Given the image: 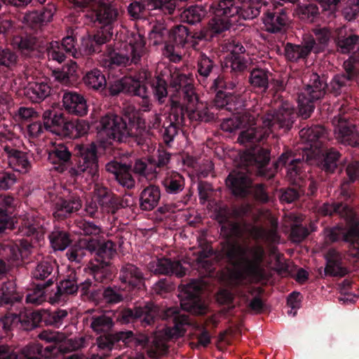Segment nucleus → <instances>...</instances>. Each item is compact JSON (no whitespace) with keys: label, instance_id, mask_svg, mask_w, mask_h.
Here are the masks:
<instances>
[{"label":"nucleus","instance_id":"f257e3e1","mask_svg":"<svg viewBox=\"0 0 359 359\" xmlns=\"http://www.w3.org/2000/svg\"><path fill=\"white\" fill-rule=\"evenodd\" d=\"M238 111L231 118L225 119L221 128L226 132H233L242 128L238 138L239 143L255 144L265 139L277 128L289 130L294 122L295 114L294 107L287 101L283 102L277 111H269L260 119H257L258 114L253 111Z\"/></svg>","mask_w":359,"mask_h":359},{"label":"nucleus","instance_id":"f03ea898","mask_svg":"<svg viewBox=\"0 0 359 359\" xmlns=\"http://www.w3.org/2000/svg\"><path fill=\"white\" fill-rule=\"evenodd\" d=\"M302 141L306 145L301 147L302 149V159L294 157L291 152L283 154L277 161L276 165L286 166L287 176L293 183L297 184L298 176L302 165V161L306 156V161L311 163H318L323 158V168L327 172H332L337 167V161L339 154L337 151L330 149L324 156L323 144L326 139V131L322 126H316L312 128H303L299 131Z\"/></svg>","mask_w":359,"mask_h":359},{"label":"nucleus","instance_id":"7ed1b4c3","mask_svg":"<svg viewBox=\"0 0 359 359\" xmlns=\"http://www.w3.org/2000/svg\"><path fill=\"white\" fill-rule=\"evenodd\" d=\"M222 250L228 262L233 266L229 273L231 285L245 283L251 278L262 276L265 256L262 246L228 241Z\"/></svg>","mask_w":359,"mask_h":359},{"label":"nucleus","instance_id":"20e7f679","mask_svg":"<svg viewBox=\"0 0 359 359\" xmlns=\"http://www.w3.org/2000/svg\"><path fill=\"white\" fill-rule=\"evenodd\" d=\"M170 88L175 94L171 95L172 101L181 93L184 98V105L189 118L192 121H209L212 118V115L209 113L206 104L198 102V96L193 87V79L176 69H171Z\"/></svg>","mask_w":359,"mask_h":359},{"label":"nucleus","instance_id":"39448f33","mask_svg":"<svg viewBox=\"0 0 359 359\" xmlns=\"http://www.w3.org/2000/svg\"><path fill=\"white\" fill-rule=\"evenodd\" d=\"M165 317L173 318L175 323L173 327H168L163 331L156 332L149 344L148 338L145 335H140L135 339L136 344L143 347L147 345V353L150 358L154 359L165 354L168 350V341L182 336L186 331L184 326L190 324L188 316L180 313L177 308L168 309L165 312Z\"/></svg>","mask_w":359,"mask_h":359},{"label":"nucleus","instance_id":"423d86ee","mask_svg":"<svg viewBox=\"0 0 359 359\" xmlns=\"http://www.w3.org/2000/svg\"><path fill=\"white\" fill-rule=\"evenodd\" d=\"M146 53L145 41L138 33L129 34L124 42L121 43L118 51L110 53L104 66L114 68V66H126L137 63Z\"/></svg>","mask_w":359,"mask_h":359},{"label":"nucleus","instance_id":"0eeeda50","mask_svg":"<svg viewBox=\"0 0 359 359\" xmlns=\"http://www.w3.org/2000/svg\"><path fill=\"white\" fill-rule=\"evenodd\" d=\"M98 135L104 139V142L111 140L123 141L128 136H140L142 129L134 123L128 126L123 118L113 113H108L102 116L97 126Z\"/></svg>","mask_w":359,"mask_h":359},{"label":"nucleus","instance_id":"6e6552de","mask_svg":"<svg viewBox=\"0 0 359 359\" xmlns=\"http://www.w3.org/2000/svg\"><path fill=\"white\" fill-rule=\"evenodd\" d=\"M214 17L210 21L208 29L212 34H219L237 23L240 18L239 8L235 5V0H219L215 6L210 7Z\"/></svg>","mask_w":359,"mask_h":359},{"label":"nucleus","instance_id":"1a4fd4ad","mask_svg":"<svg viewBox=\"0 0 359 359\" xmlns=\"http://www.w3.org/2000/svg\"><path fill=\"white\" fill-rule=\"evenodd\" d=\"M217 219L221 224V233L225 237L239 236L243 232H246L255 240L270 242H275L277 240L275 229L266 231L261 227L250 224L240 225L229 221L227 211L225 209L222 214L217 216Z\"/></svg>","mask_w":359,"mask_h":359},{"label":"nucleus","instance_id":"9d476101","mask_svg":"<svg viewBox=\"0 0 359 359\" xmlns=\"http://www.w3.org/2000/svg\"><path fill=\"white\" fill-rule=\"evenodd\" d=\"M326 86L317 74L311 75L309 83L298 95L299 114L303 118L310 116L313 110V102L324 96Z\"/></svg>","mask_w":359,"mask_h":359},{"label":"nucleus","instance_id":"9b49d317","mask_svg":"<svg viewBox=\"0 0 359 359\" xmlns=\"http://www.w3.org/2000/svg\"><path fill=\"white\" fill-rule=\"evenodd\" d=\"M79 157L74 173L83 175L86 179H94L98 172V163L96 155V147L94 144H77L75 147Z\"/></svg>","mask_w":359,"mask_h":359},{"label":"nucleus","instance_id":"f8f14e48","mask_svg":"<svg viewBox=\"0 0 359 359\" xmlns=\"http://www.w3.org/2000/svg\"><path fill=\"white\" fill-rule=\"evenodd\" d=\"M20 144L21 141L18 138L9 140L4 147V151L8 165L13 170L21 173H27L31 168V163L27 154L16 148Z\"/></svg>","mask_w":359,"mask_h":359},{"label":"nucleus","instance_id":"ddd939ff","mask_svg":"<svg viewBox=\"0 0 359 359\" xmlns=\"http://www.w3.org/2000/svg\"><path fill=\"white\" fill-rule=\"evenodd\" d=\"M93 241L96 242V255L102 260H100V259L96 258L97 263L91 262L90 264V268L93 272L94 278L97 281L101 282L102 281L107 271V269L105 268L108 263L107 259H110L114 255V254L115 253V248L114 243L110 241H107L102 243H100L96 240Z\"/></svg>","mask_w":359,"mask_h":359},{"label":"nucleus","instance_id":"4468645a","mask_svg":"<svg viewBox=\"0 0 359 359\" xmlns=\"http://www.w3.org/2000/svg\"><path fill=\"white\" fill-rule=\"evenodd\" d=\"M40 339L47 342H55V348L60 352H69L77 350L84 346L83 337L67 338L63 333L45 330L39 334Z\"/></svg>","mask_w":359,"mask_h":359},{"label":"nucleus","instance_id":"2eb2a0df","mask_svg":"<svg viewBox=\"0 0 359 359\" xmlns=\"http://www.w3.org/2000/svg\"><path fill=\"white\" fill-rule=\"evenodd\" d=\"M203 285L201 280H194L184 287V293L187 294V299H182L181 302V307L183 310L196 314H203L205 312L206 308L198 297Z\"/></svg>","mask_w":359,"mask_h":359},{"label":"nucleus","instance_id":"dca6fc26","mask_svg":"<svg viewBox=\"0 0 359 359\" xmlns=\"http://www.w3.org/2000/svg\"><path fill=\"white\" fill-rule=\"evenodd\" d=\"M151 77V73L143 69L136 76L129 77L124 81L130 90V93L139 96L141 98L140 104L141 109L144 111H149L150 109V102L147 97V90L145 86L147 81Z\"/></svg>","mask_w":359,"mask_h":359},{"label":"nucleus","instance_id":"f3484780","mask_svg":"<svg viewBox=\"0 0 359 359\" xmlns=\"http://www.w3.org/2000/svg\"><path fill=\"white\" fill-rule=\"evenodd\" d=\"M334 134L337 140L342 144L355 146L359 144V133L355 126L347 121V118L339 114L333 119Z\"/></svg>","mask_w":359,"mask_h":359},{"label":"nucleus","instance_id":"a211bd4d","mask_svg":"<svg viewBox=\"0 0 359 359\" xmlns=\"http://www.w3.org/2000/svg\"><path fill=\"white\" fill-rule=\"evenodd\" d=\"M156 314V307L152 303H147L143 307L135 308V311L129 309L123 310L118 319L123 323L137 319L144 325H147L154 321Z\"/></svg>","mask_w":359,"mask_h":359},{"label":"nucleus","instance_id":"6ab92c4d","mask_svg":"<svg viewBox=\"0 0 359 359\" xmlns=\"http://www.w3.org/2000/svg\"><path fill=\"white\" fill-rule=\"evenodd\" d=\"M76 7H84L90 4H93L99 7L97 11V20L104 25L113 23L117 18L118 11L111 5L105 3V0H69Z\"/></svg>","mask_w":359,"mask_h":359},{"label":"nucleus","instance_id":"aec40b11","mask_svg":"<svg viewBox=\"0 0 359 359\" xmlns=\"http://www.w3.org/2000/svg\"><path fill=\"white\" fill-rule=\"evenodd\" d=\"M64 50L67 53L72 55L74 58H78L81 55V53L75 49V41L74 37L68 36L62 39L61 44L57 41H53L50 43L47 48L48 57L49 60L61 63L65 60Z\"/></svg>","mask_w":359,"mask_h":359},{"label":"nucleus","instance_id":"412c9836","mask_svg":"<svg viewBox=\"0 0 359 359\" xmlns=\"http://www.w3.org/2000/svg\"><path fill=\"white\" fill-rule=\"evenodd\" d=\"M31 248L27 240L17 241H6L1 245L0 256L8 261H18L27 256Z\"/></svg>","mask_w":359,"mask_h":359},{"label":"nucleus","instance_id":"4be33fe9","mask_svg":"<svg viewBox=\"0 0 359 359\" xmlns=\"http://www.w3.org/2000/svg\"><path fill=\"white\" fill-rule=\"evenodd\" d=\"M62 106L69 114L77 116H84L88 111L86 100L82 95L74 91L64 93Z\"/></svg>","mask_w":359,"mask_h":359},{"label":"nucleus","instance_id":"5701e85b","mask_svg":"<svg viewBox=\"0 0 359 359\" xmlns=\"http://www.w3.org/2000/svg\"><path fill=\"white\" fill-rule=\"evenodd\" d=\"M111 27H104L98 31L93 36L87 35L82 38L81 47L79 53L81 55H88L98 50V46L107 43L112 37Z\"/></svg>","mask_w":359,"mask_h":359},{"label":"nucleus","instance_id":"b1692460","mask_svg":"<svg viewBox=\"0 0 359 359\" xmlns=\"http://www.w3.org/2000/svg\"><path fill=\"white\" fill-rule=\"evenodd\" d=\"M346 73L345 75H337L330 82L332 89L337 92L348 80L355 81L359 83V60L355 57H350L344 63Z\"/></svg>","mask_w":359,"mask_h":359},{"label":"nucleus","instance_id":"393cba45","mask_svg":"<svg viewBox=\"0 0 359 359\" xmlns=\"http://www.w3.org/2000/svg\"><path fill=\"white\" fill-rule=\"evenodd\" d=\"M149 269L156 274H174L177 277L185 275V269L180 262L168 258L157 259L150 262Z\"/></svg>","mask_w":359,"mask_h":359},{"label":"nucleus","instance_id":"a878e982","mask_svg":"<svg viewBox=\"0 0 359 359\" xmlns=\"http://www.w3.org/2000/svg\"><path fill=\"white\" fill-rule=\"evenodd\" d=\"M320 49V47H318L316 44L313 37L308 36L304 38L303 46L287 43L285 48V53L289 60L297 61L300 58L306 57L312 50L318 52Z\"/></svg>","mask_w":359,"mask_h":359},{"label":"nucleus","instance_id":"bb28decb","mask_svg":"<svg viewBox=\"0 0 359 359\" xmlns=\"http://www.w3.org/2000/svg\"><path fill=\"white\" fill-rule=\"evenodd\" d=\"M226 183L235 195L244 196L250 191L251 180L245 172L233 171Z\"/></svg>","mask_w":359,"mask_h":359},{"label":"nucleus","instance_id":"cd10ccee","mask_svg":"<svg viewBox=\"0 0 359 359\" xmlns=\"http://www.w3.org/2000/svg\"><path fill=\"white\" fill-rule=\"evenodd\" d=\"M106 170L114 175L115 179L121 186L128 189L135 186V180L132 176L130 166L112 161L106 165Z\"/></svg>","mask_w":359,"mask_h":359},{"label":"nucleus","instance_id":"c85d7f7f","mask_svg":"<svg viewBox=\"0 0 359 359\" xmlns=\"http://www.w3.org/2000/svg\"><path fill=\"white\" fill-rule=\"evenodd\" d=\"M264 15L262 18L265 30L271 33H278L283 30L288 23V17L285 11H281L273 13L269 11H264Z\"/></svg>","mask_w":359,"mask_h":359},{"label":"nucleus","instance_id":"c756f323","mask_svg":"<svg viewBox=\"0 0 359 359\" xmlns=\"http://www.w3.org/2000/svg\"><path fill=\"white\" fill-rule=\"evenodd\" d=\"M90 327L97 334H107L111 331L114 323L109 311L94 312L86 319Z\"/></svg>","mask_w":359,"mask_h":359},{"label":"nucleus","instance_id":"7c9ffc66","mask_svg":"<svg viewBox=\"0 0 359 359\" xmlns=\"http://www.w3.org/2000/svg\"><path fill=\"white\" fill-rule=\"evenodd\" d=\"M82 203L79 197L72 195L67 198H60L55 203L53 215L57 219L66 217L69 214L79 210Z\"/></svg>","mask_w":359,"mask_h":359},{"label":"nucleus","instance_id":"2f4dec72","mask_svg":"<svg viewBox=\"0 0 359 359\" xmlns=\"http://www.w3.org/2000/svg\"><path fill=\"white\" fill-rule=\"evenodd\" d=\"M50 93V87L43 81H29L24 88V95L33 102L44 100Z\"/></svg>","mask_w":359,"mask_h":359},{"label":"nucleus","instance_id":"473e14b6","mask_svg":"<svg viewBox=\"0 0 359 359\" xmlns=\"http://www.w3.org/2000/svg\"><path fill=\"white\" fill-rule=\"evenodd\" d=\"M346 36V29L344 26L338 27L335 30V41L339 51L346 53L359 48V36L355 34Z\"/></svg>","mask_w":359,"mask_h":359},{"label":"nucleus","instance_id":"72a5a7b5","mask_svg":"<svg viewBox=\"0 0 359 359\" xmlns=\"http://www.w3.org/2000/svg\"><path fill=\"white\" fill-rule=\"evenodd\" d=\"M18 205V201L13 196L0 195V233L9 225L10 217Z\"/></svg>","mask_w":359,"mask_h":359},{"label":"nucleus","instance_id":"f704fd0d","mask_svg":"<svg viewBox=\"0 0 359 359\" xmlns=\"http://www.w3.org/2000/svg\"><path fill=\"white\" fill-rule=\"evenodd\" d=\"M215 106L221 109L226 107L229 111H236L241 110L244 104L243 100L238 97V95L220 90L216 95Z\"/></svg>","mask_w":359,"mask_h":359},{"label":"nucleus","instance_id":"c9c22d12","mask_svg":"<svg viewBox=\"0 0 359 359\" xmlns=\"http://www.w3.org/2000/svg\"><path fill=\"white\" fill-rule=\"evenodd\" d=\"M71 154L66 146L62 144L54 143L53 148L48 151V160L55 166V169L62 172L65 169L64 165L70 159Z\"/></svg>","mask_w":359,"mask_h":359},{"label":"nucleus","instance_id":"e433bc0d","mask_svg":"<svg viewBox=\"0 0 359 359\" xmlns=\"http://www.w3.org/2000/svg\"><path fill=\"white\" fill-rule=\"evenodd\" d=\"M326 266L325 272L332 276H343L347 273L346 269L342 264V257L334 250H330L326 255Z\"/></svg>","mask_w":359,"mask_h":359},{"label":"nucleus","instance_id":"4c0bfd02","mask_svg":"<svg viewBox=\"0 0 359 359\" xmlns=\"http://www.w3.org/2000/svg\"><path fill=\"white\" fill-rule=\"evenodd\" d=\"M95 243L93 239L82 238L71 247L67 252V256L70 261L79 262L85 256L86 250L95 251Z\"/></svg>","mask_w":359,"mask_h":359},{"label":"nucleus","instance_id":"58836bf2","mask_svg":"<svg viewBox=\"0 0 359 359\" xmlns=\"http://www.w3.org/2000/svg\"><path fill=\"white\" fill-rule=\"evenodd\" d=\"M120 280L129 287H135L142 285L143 274L135 266L126 264L121 271Z\"/></svg>","mask_w":359,"mask_h":359},{"label":"nucleus","instance_id":"ea45409f","mask_svg":"<svg viewBox=\"0 0 359 359\" xmlns=\"http://www.w3.org/2000/svg\"><path fill=\"white\" fill-rule=\"evenodd\" d=\"M339 233L351 245L350 255L359 260V222L352 224L347 231H340Z\"/></svg>","mask_w":359,"mask_h":359},{"label":"nucleus","instance_id":"a19ab883","mask_svg":"<svg viewBox=\"0 0 359 359\" xmlns=\"http://www.w3.org/2000/svg\"><path fill=\"white\" fill-rule=\"evenodd\" d=\"M89 123L85 120L75 119L67 121L63 126V135L69 138H78L87 134Z\"/></svg>","mask_w":359,"mask_h":359},{"label":"nucleus","instance_id":"79ce46f5","mask_svg":"<svg viewBox=\"0 0 359 359\" xmlns=\"http://www.w3.org/2000/svg\"><path fill=\"white\" fill-rule=\"evenodd\" d=\"M229 50L231 52V57L229 59L226 65L230 67L233 71H243L247 67V62L244 60L240 53L245 50L243 46L240 43H233L229 45Z\"/></svg>","mask_w":359,"mask_h":359},{"label":"nucleus","instance_id":"37998d69","mask_svg":"<svg viewBox=\"0 0 359 359\" xmlns=\"http://www.w3.org/2000/svg\"><path fill=\"white\" fill-rule=\"evenodd\" d=\"M162 183L166 191L172 194L180 192L184 187V177L174 171L168 172Z\"/></svg>","mask_w":359,"mask_h":359},{"label":"nucleus","instance_id":"c03bdc74","mask_svg":"<svg viewBox=\"0 0 359 359\" xmlns=\"http://www.w3.org/2000/svg\"><path fill=\"white\" fill-rule=\"evenodd\" d=\"M160 199V191L158 187L150 186L143 190L141 194V208L145 210L154 208Z\"/></svg>","mask_w":359,"mask_h":359},{"label":"nucleus","instance_id":"a18cd8bd","mask_svg":"<svg viewBox=\"0 0 359 359\" xmlns=\"http://www.w3.org/2000/svg\"><path fill=\"white\" fill-rule=\"evenodd\" d=\"M22 295L16 292L15 284L8 281L0 289V306L13 304L22 299Z\"/></svg>","mask_w":359,"mask_h":359},{"label":"nucleus","instance_id":"49530a36","mask_svg":"<svg viewBox=\"0 0 359 359\" xmlns=\"http://www.w3.org/2000/svg\"><path fill=\"white\" fill-rule=\"evenodd\" d=\"M83 82L88 87L96 90H103L107 85L105 76L97 69L88 72L83 77Z\"/></svg>","mask_w":359,"mask_h":359},{"label":"nucleus","instance_id":"de8ad7c7","mask_svg":"<svg viewBox=\"0 0 359 359\" xmlns=\"http://www.w3.org/2000/svg\"><path fill=\"white\" fill-rule=\"evenodd\" d=\"M320 212L324 215H331L337 213L342 217L351 219L353 213L346 205L342 203L324 204L319 210Z\"/></svg>","mask_w":359,"mask_h":359},{"label":"nucleus","instance_id":"09e8293b","mask_svg":"<svg viewBox=\"0 0 359 359\" xmlns=\"http://www.w3.org/2000/svg\"><path fill=\"white\" fill-rule=\"evenodd\" d=\"M270 73L265 69L255 68L250 72V82L255 88L265 90L268 87Z\"/></svg>","mask_w":359,"mask_h":359},{"label":"nucleus","instance_id":"8fccbe9b","mask_svg":"<svg viewBox=\"0 0 359 359\" xmlns=\"http://www.w3.org/2000/svg\"><path fill=\"white\" fill-rule=\"evenodd\" d=\"M95 199L97 201L100 210L109 212L114 206L112 196L104 187H98L95 191Z\"/></svg>","mask_w":359,"mask_h":359},{"label":"nucleus","instance_id":"3c124183","mask_svg":"<svg viewBox=\"0 0 359 359\" xmlns=\"http://www.w3.org/2000/svg\"><path fill=\"white\" fill-rule=\"evenodd\" d=\"M289 219L294 222L291 226L292 239L294 242L299 243L306 237L309 234V231L306 228L298 224V223L302 220V216L291 213L289 215Z\"/></svg>","mask_w":359,"mask_h":359},{"label":"nucleus","instance_id":"603ef678","mask_svg":"<svg viewBox=\"0 0 359 359\" xmlns=\"http://www.w3.org/2000/svg\"><path fill=\"white\" fill-rule=\"evenodd\" d=\"M49 239L55 250H64L70 243L68 234L59 229L53 231L49 236Z\"/></svg>","mask_w":359,"mask_h":359},{"label":"nucleus","instance_id":"864d4df0","mask_svg":"<svg viewBox=\"0 0 359 359\" xmlns=\"http://www.w3.org/2000/svg\"><path fill=\"white\" fill-rule=\"evenodd\" d=\"M205 14V11L201 6H190L181 13V18L189 24H194L200 22Z\"/></svg>","mask_w":359,"mask_h":359},{"label":"nucleus","instance_id":"5fc2aeb1","mask_svg":"<svg viewBox=\"0 0 359 359\" xmlns=\"http://www.w3.org/2000/svg\"><path fill=\"white\" fill-rule=\"evenodd\" d=\"M188 36V29L184 25H177L168 33L169 40L173 41L177 46L184 45L187 41Z\"/></svg>","mask_w":359,"mask_h":359},{"label":"nucleus","instance_id":"6e6d98bb","mask_svg":"<svg viewBox=\"0 0 359 359\" xmlns=\"http://www.w3.org/2000/svg\"><path fill=\"white\" fill-rule=\"evenodd\" d=\"M294 13L300 19L311 22L318 14V8L316 5L312 4L301 5L295 8Z\"/></svg>","mask_w":359,"mask_h":359},{"label":"nucleus","instance_id":"4d7b16f0","mask_svg":"<svg viewBox=\"0 0 359 359\" xmlns=\"http://www.w3.org/2000/svg\"><path fill=\"white\" fill-rule=\"evenodd\" d=\"M168 36V32L163 23H157L151 30L149 37L150 42L154 45H158L165 41Z\"/></svg>","mask_w":359,"mask_h":359},{"label":"nucleus","instance_id":"13d9d810","mask_svg":"<svg viewBox=\"0 0 359 359\" xmlns=\"http://www.w3.org/2000/svg\"><path fill=\"white\" fill-rule=\"evenodd\" d=\"M149 9H160L165 13L171 14L176 6L175 0H147Z\"/></svg>","mask_w":359,"mask_h":359},{"label":"nucleus","instance_id":"bf43d9fd","mask_svg":"<svg viewBox=\"0 0 359 359\" xmlns=\"http://www.w3.org/2000/svg\"><path fill=\"white\" fill-rule=\"evenodd\" d=\"M22 220V232L24 234L31 236L36 232L37 233H43L42 230L39 229V224L34 218L33 215L28 214Z\"/></svg>","mask_w":359,"mask_h":359},{"label":"nucleus","instance_id":"052dcab7","mask_svg":"<svg viewBox=\"0 0 359 359\" xmlns=\"http://www.w3.org/2000/svg\"><path fill=\"white\" fill-rule=\"evenodd\" d=\"M79 288L78 283L75 279V273L71 272L70 278L62 280L57 287V292L60 294H72L75 293Z\"/></svg>","mask_w":359,"mask_h":359},{"label":"nucleus","instance_id":"680f3d73","mask_svg":"<svg viewBox=\"0 0 359 359\" xmlns=\"http://www.w3.org/2000/svg\"><path fill=\"white\" fill-rule=\"evenodd\" d=\"M342 13L346 20H354L359 14V0H347L344 3Z\"/></svg>","mask_w":359,"mask_h":359},{"label":"nucleus","instance_id":"e2e57ef3","mask_svg":"<svg viewBox=\"0 0 359 359\" xmlns=\"http://www.w3.org/2000/svg\"><path fill=\"white\" fill-rule=\"evenodd\" d=\"M67 122L62 114H55L50 121V126L45 127V128L53 133L59 134L61 133L63 135V126Z\"/></svg>","mask_w":359,"mask_h":359},{"label":"nucleus","instance_id":"0e129e2a","mask_svg":"<svg viewBox=\"0 0 359 359\" xmlns=\"http://www.w3.org/2000/svg\"><path fill=\"white\" fill-rule=\"evenodd\" d=\"M269 161V154L266 149H259L257 152H249V163L253 162L257 163L259 166L263 167Z\"/></svg>","mask_w":359,"mask_h":359},{"label":"nucleus","instance_id":"69168bd1","mask_svg":"<svg viewBox=\"0 0 359 359\" xmlns=\"http://www.w3.org/2000/svg\"><path fill=\"white\" fill-rule=\"evenodd\" d=\"M52 271V265L48 262H43L36 266L32 274L34 278L44 279L51 273Z\"/></svg>","mask_w":359,"mask_h":359},{"label":"nucleus","instance_id":"338daca9","mask_svg":"<svg viewBox=\"0 0 359 359\" xmlns=\"http://www.w3.org/2000/svg\"><path fill=\"white\" fill-rule=\"evenodd\" d=\"M154 89V94L159 102L165 97L168 95L166 83L164 79L157 77L156 81L152 84Z\"/></svg>","mask_w":359,"mask_h":359},{"label":"nucleus","instance_id":"774afa93","mask_svg":"<svg viewBox=\"0 0 359 359\" xmlns=\"http://www.w3.org/2000/svg\"><path fill=\"white\" fill-rule=\"evenodd\" d=\"M104 300L107 303L116 304L123 299V294L120 290L116 287H108L104 290L103 293Z\"/></svg>","mask_w":359,"mask_h":359}]
</instances>
